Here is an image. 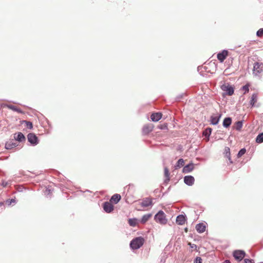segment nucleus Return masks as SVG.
Returning <instances> with one entry per match:
<instances>
[{
	"label": "nucleus",
	"instance_id": "7ed1b4c3",
	"mask_svg": "<svg viewBox=\"0 0 263 263\" xmlns=\"http://www.w3.org/2000/svg\"><path fill=\"white\" fill-rule=\"evenodd\" d=\"M155 221L161 224H165L167 223V220L166 218V215L162 211H159L155 216Z\"/></svg>",
	"mask_w": 263,
	"mask_h": 263
},
{
	"label": "nucleus",
	"instance_id": "72a5a7b5",
	"mask_svg": "<svg viewBox=\"0 0 263 263\" xmlns=\"http://www.w3.org/2000/svg\"><path fill=\"white\" fill-rule=\"evenodd\" d=\"M158 127L161 129L167 130V124L164 123L163 124L159 125Z\"/></svg>",
	"mask_w": 263,
	"mask_h": 263
},
{
	"label": "nucleus",
	"instance_id": "aec40b11",
	"mask_svg": "<svg viewBox=\"0 0 263 263\" xmlns=\"http://www.w3.org/2000/svg\"><path fill=\"white\" fill-rule=\"evenodd\" d=\"M16 146V143L13 141L7 142L5 144V147L7 149H12V148L15 147Z\"/></svg>",
	"mask_w": 263,
	"mask_h": 263
},
{
	"label": "nucleus",
	"instance_id": "dca6fc26",
	"mask_svg": "<svg viewBox=\"0 0 263 263\" xmlns=\"http://www.w3.org/2000/svg\"><path fill=\"white\" fill-rule=\"evenodd\" d=\"M121 196L118 194H115L111 197L110 202L114 203L115 204L117 203L121 199Z\"/></svg>",
	"mask_w": 263,
	"mask_h": 263
},
{
	"label": "nucleus",
	"instance_id": "7c9ffc66",
	"mask_svg": "<svg viewBox=\"0 0 263 263\" xmlns=\"http://www.w3.org/2000/svg\"><path fill=\"white\" fill-rule=\"evenodd\" d=\"M211 132H212L211 128H207L204 131L203 135L205 137H209L211 135Z\"/></svg>",
	"mask_w": 263,
	"mask_h": 263
},
{
	"label": "nucleus",
	"instance_id": "4c0bfd02",
	"mask_svg": "<svg viewBox=\"0 0 263 263\" xmlns=\"http://www.w3.org/2000/svg\"><path fill=\"white\" fill-rule=\"evenodd\" d=\"M194 263H202V259L200 257H197Z\"/></svg>",
	"mask_w": 263,
	"mask_h": 263
},
{
	"label": "nucleus",
	"instance_id": "79ce46f5",
	"mask_svg": "<svg viewBox=\"0 0 263 263\" xmlns=\"http://www.w3.org/2000/svg\"><path fill=\"white\" fill-rule=\"evenodd\" d=\"M260 263H263V262H260Z\"/></svg>",
	"mask_w": 263,
	"mask_h": 263
},
{
	"label": "nucleus",
	"instance_id": "6ab92c4d",
	"mask_svg": "<svg viewBox=\"0 0 263 263\" xmlns=\"http://www.w3.org/2000/svg\"><path fill=\"white\" fill-rule=\"evenodd\" d=\"M224 156L228 159V160L230 161V163H232V161H231V153H230V149L228 147H226L224 148Z\"/></svg>",
	"mask_w": 263,
	"mask_h": 263
},
{
	"label": "nucleus",
	"instance_id": "9b49d317",
	"mask_svg": "<svg viewBox=\"0 0 263 263\" xmlns=\"http://www.w3.org/2000/svg\"><path fill=\"white\" fill-rule=\"evenodd\" d=\"M194 178L192 176H187L184 177V181L188 185H192L194 183Z\"/></svg>",
	"mask_w": 263,
	"mask_h": 263
},
{
	"label": "nucleus",
	"instance_id": "393cba45",
	"mask_svg": "<svg viewBox=\"0 0 263 263\" xmlns=\"http://www.w3.org/2000/svg\"><path fill=\"white\" fill-rule=\"evenodd\" d=\"M15 139L20 142H22L25 140V137L22 133H18L16 137H15Z\"/></svg>",
	"mask_w": 263,
	"mask_h": 263
},
{
	"label": "nucleus",
	"instance_id": "20e7f679",
	"mask_svg": "<svg viewBox=\"0 0 263 263\" xmlns=\"http://www.w3.org/2000/svg\"><path fill=\"white\" fill-rule=\"evenodd\" d=\"M246 253L242 250H236L233 252V256L238 261H241L245 257Z\"/></svg>",
	"mask_w": 263,
	"mask_h": 263
},
{
	"label": "nucleus",
	"instance_id": "4468645a",
	"mask_svg": "<svg viewBox=\"0 0 263 263\" xmlns=\"http://www.w3.org/2000/svg\"><path fill=\"white\" fill-rule=\"evenodd\" d=\"M194 165L193 163H190L185 166L183 168V173H188L193 170Z\"/></svg>",
	"mask_w": 263,
	"mask_h": 263
},
{
	"label": "nucleus",
	"instance_id": "4be33fe9",
	"mask_svg": "<svg viewBox=\"0 0 263 263\" xmlns=\"http://www.w3.org/2000/svg\"><path fill=\"white\" fill-rule=\"evenodd\" d=\"M209 67H214V69L213 70H215L216 69V65L214 63H209L208 64H207L205 66H204V68H205V69L207 70L208 72H210V73H213L214 72L213 71H211V70H208V68Z\"/></svg>",
	"mask_w": 263,
	"mask_h": 263
},
{
	"label": "nucleus",
	"instance_id": "f257e3e1",
	"mask_svg": "<svg viewBox=\"0 0 263 263\" xmlns=\"http://www.w3.org/2000/svg\"><path fill=\"white\" fill-rule=\"evenodd\" d=\"M263 72V63L256 62L253 64L252 73L253 76L258 77Z\"/></svg>",
	"mask_w": 263,
	"mask_h": 263
},
{
	"label": "nucleus",
	"instance_id": "f704fd0d",
	"mask_svg": "<svg viewBox=\"0 0 263 263\" xmlns=\"http://www.w3.org/2000/svg\"><path fill=\"white\" fill-rule=\"evenodd\" d=\"M164 176L165 177L169 180V176H170V173L169 170L167 167L164 168Z\"/></svg>",
	"mask_w": 263,
	"mask_h": 263
},
{
	"label": "nucleus",
	"instance_id": "ddd939ff",
	"mask_svg": "<svg viewBox=\"0 0 263 263\" xmlns=\"http://www.w3.org/2000/svg\"><path fill=\"white\" fill-rule=\"evenodd\" d=\"M205 229L206 226L203 223H198L196 226V230L199 233L204 232L205 231Z\"/></svg>",
	"mask_w": 263,
	"mask_h": 263
},
{
	"label": "nucleus",
	"instance_id": "c9c22d12",
	"mask_svg": "<svg viewBox=\"0 0 263 263\" xmlns=\"http://www.w3.org/2000/svg\"><path fill=\"white\" fill-rule=\"evenodd\" d=\"M258 37H261L263 36V28L259 29L256 33Z\"/></svg>",
	"mask_w": 263,
	"mask_h": 263
},
{
	"label": "nucleus",
	"instance_id": "423d86ee",
	"mask_svg": "<svg viewBox=\"0 0 263 263\" xmlns=\"http://www.w3.org/2000/svg\"><path fill=\"white\" fill-rule=\"evenodd\" d=\"M228 55V51L226 50H223L221 52L218 53L217 57L220 62H223Z\"/></svg>",
	"mask_w": 263,
	"mask_h": 263
},
{
	"label": "nucleus",
	"instance_id": "412c9836",
	"mask_svg": "<svg viewBox=\"0 0 263 263\" xmlns=\"http://www.w3.org/2000/svg\"><path fill=\"white\" fill-rule=\"evenodd\" d=\"M152 216V214H147L143 216L141 222L143 224L145 223L146 221H147Z\"/></svg>",
	"mask_w": 263,
	"mask_h": 263
},
{
	"label": "nucleus",
	"instance_id": "b1692460",
	"mask_svg": "<svg viewBox=\"0 0 263 263\" xmlns=\"http://www.w3.org/2000/svg\"><path fill=\"white\" fill-rule=\"evenodd\" d=\"M128 222L130 226L135 227L138 224V220L136 218L129 219Z\"/></svg>",
	"mask_w": 263,
	"mask_h": 263
},
{
	"label": "nucleus",
	"instance_id": "2eb2a0df",
	"mask_svg": "<svg viewBox=\"0 0 263 263\" xmlns=\"http://www.w3.org/2000/svg\"><path fill=\"white\" fill-rule=\"evenodd\" d=\"M186 221L185 217L182 215L178 216L176 218V222L179 225H183Z\"/></svg>",
	"mask_w": 263,
	"mask_h": 263
},
{
	"label": "nucleus",
	"instance_id": "6e6552de",
	"mask_svg": "<svg viewBox=\"0 0 263 263\" xmlns=\"http://www.w3.org/2000/svg\"><path fill=\"white\" fill-rule=\"evenodd\" d=\"M103 209L107 213H110L114 210V205L109 202H105L103 204Z\"/></svg>",
	"mask_w": 263,
	"mask_h": 263
},
{
	"label": "nucleus",
	"instance_id": "a211bd4d",
	"mask_svg": "<svg viewBox=\"0 0 263 263\" xmlns=\"http://www.w3.org/2000/svg\"><path fill=\"white\" fill-rule=\"evenodd\" d=\"M152 204V200L151 198H145L141 202V206L143 207H147Z\"/></svg>",
	"mask_w": 263,
	"mask_h": 263
},
{
	"label": "nucleus",
	"instance_id": "cd10ccee",
	"mask_svg": "<svg viewBox=\"0 0 263 263\" xmlns=\"http://www.w3.org/2000/svg\"><path fill=\"white\" fill-rule=\"evenodd\" d=\"M219 120V118L217 116L211 117V123L213 125H216L218 123Z\"/></svg>",
	"mask_w": 263,
	"mask_h": 263
},
{
	"label": "nucleus",
	"instance_id": "c756f323",
	"mask_svg": "<svg viewBox=\"0 0 263 263\" xmlns=\"http://www.w3.org/2000/svg\"><path fill=\"white\" fill-rule=\"evenodd\" d=\"M242 126V122L241 121H238L235 123V128L237 130H240Z\"/></svg>",
	"mask_w": 263,
	"mask_h": 263
},
{
	"label": "nucleus",
	"instance_id": "f3484780",
	"mask_svg": "<svg viewBox=\"0 0 263 263\" xmlns=\"http://www.w3.org/2000/svg\"><path fill=\"white\" fill-rule=\"evenodd\" d=\"M7 107L10 109H11L14 111H16L18 113L20 114H24V111H23L20 108H18L15 106L12 105H7Z\"/></svg>",
	"mask_w": 263,
	"mask_h": 263
},
{
	"label": "nucleus",
	"instance_id": "2f4dec72",
	"mask_svg": "<svg viewBox=\"0 0 263 263\" xmlns=\"http://www.w3.org/2000/svg\"><path fill=\"white\" fill-rule=\"evenodd\" d=\"M246 149H245V148H242V149H241L239 151V152H238V154H237V157H238V158L241 157L242 155H243L246 153Z\"/></svg>",
	"mask_w": 263,
	"mask_h": 263
},
{
	"label": "nucleus",
	"instance_id": "a19ab883",
	"mask_svg": "<svg viewBox=\"0 0 263 263\" xmlns=\"http://www.w3.org/2000/svg\"><path fill=\"white\" fill-rule=\"evenodd\" d=\"M3 203H0V205H2Z\"/></svg>",
	"mask_w": 263,
	"mask_h": 263
},
{
	"label": "nucleus",
	"instance_id": "5701e85b",
	"mask_svg": "<svg viewBox=\"0 0 263 263\" xmlns=\"http://www.w3.org/2000/svg\"><path fill=\"white\" fill-rule=\"evenodd\" d=\"M232 123V120L230 118H226L223 122V125L226 127H229Z\"/></svg>",
	"mask_w": 263,
	"mask_h": 263
},
{
	"label": "nucleus",
	"instance_id": "58836bf2",
	"mask_svg": "<svg viewBox=\"0 0 263 263\" xmlns=\"http://www.w3.org/2000/svg\"><path fill=\"white\" fill-rule=\"evenodd\" d=\"M244 261L246 263H254L253 260L250 259H245Z\"/></svg>",
	"mask_w": 263,
	"mask_h": 263
},
{
	"label": "nucleus",
	"instance_id": "a878e982",
	"mask_svg": "<svg viewBox=\"0 0 263 263\" xmlns=\"http://www.w3.org/2000/svg\"><path fill=\"white\" fill-rule=\"evenodd\" d=\"M184 165V161L182 159H180L177 161V163L176 165H175V167L176 169L178 168H180L182 167Z\"/></svg>",
	"mask_w": 263,
	"mask_h": 263
},
{
	"label": "nucleus",
	"instance_id": "e433bc0d",
	"mask_svg": "<svg viewBox=\"0 0 263 263\" xmlns=\"http://www.w3.org/2000/svg\"><path fill=\"white\" fill-rule=\"evenodd\" d=\"M188 245L190 246V248L193 249L194 250H197V246L195 244L191 243V242L188 243Z\"/></svg>",
	"mask_w": 263,
	"mask_h": 263
},
{
	"label": "nucleus",
	"instance_id": "c85d7f7f",
	"mask_svg": "<svg viewBox=\"0 0 263 263\" xmlns=\"http://www.w3.org/2000/svg\"><path fill=\"white\" fill-rule=\"evenodd\" d=\"M256 142L258 143L263 142V133L259 134L256 138Z\"/></svg>",
	"mask_w": 263,
	"mask_h": 263
},
{
	"label": "nucleus",
	"instance_id": "f03ea898",
	"mask_svg": "<svg viewBox=\"0 0 263 263\" xmlns=\"http://www.w3.org/2000/svg\"><path fill=\"white\" fill-rule=\"evenodd\" d=\"M144 239L141 237H138L134 239L130 243V247L133 249L140 248L144 243Z\"/></svg>",
	"mask_w": 263,
	"mask_h": 263
},
{
	"label": "nucleus",
	"instance_id": "f8f14e48",
	"mask_svg": "<svg viewBox=\"0 0 263 263\" xmlns=\"http://www.w3.org/2000/svg\"><path fill=\"white\" fill-rule=\"evenodd\" d=\"M162 114L161 112H156L152 114L151 118L153 121L157 122L161 119Z\"/></svg>",
	"mask_w": 263,
	"mask_h": 263
},
{
	"label": "nucleus",
	"instance_id": "1a4fd4ad",
	"mask_svg": "<svg viewBox=\"0 0 263 263\" xmlns=\"http://www.w3.org/2000/svg\"><path fill=\"white\" fill-rule=\"evenodd\" d=\"M154 127V126L152 124H146L143 128V133L145 134H148L153 130Z\"/></svg>",
	"mask_w": 263,
	"mask_h": 263
},
{
	"label": "nucleus",
	"instance_id": "473e14b6",
	"mask_svg": "<svg viewBox=\"0 0 263 263\" xmlns=\"http://www.w3.org/2000/svg\"><path fill=\"white\" fill-rule=\"evenodd\" d=\"M249 84H246L242 87V89L244 91L243 93L245 94L249 91Z\"/></svg>",
	"mask_w": 263,
	"mask_h": 263
},
{
	"label": "nucleus",
	"instance_id": "39448f33",
	"mask_svg": "<svg viewBox=\"0 0 263 263\" xmlns=\"http://www.w3.org/2000/svg\"><path fill=\"white\" fill-rule=\"evenodd\" d=\"M221 88L224 91L227 92L229 96L232 95L234 93V89L229 84H223L221 86Z\"/></svg>",
	"mask_w": 263,
	"mask_h": 263
},
{
	"label": "nucleus",
	"instance_id": "ea45409f",
	"mask_svg": "<svg viewBox=\"0 0 263 263\" xmlns=\"http://www.w3.org/2000/svg\"><path fill=\"white\" fill-rule=\"evenodd\" d=\"M223 263H231L229 260H226Z\"/></svg>",
	"mask_w": 263,
	"mask_h": 263
},
{
	"label": "nucleus",
	"instance_id": "9d476101",
	"mask_svg": "<svg viewBox=\"0 0 263 263\" xmlns=\"http://www.w3.org/2000/svg\"><path fill=\"white\" fill-rule=\"evenodd\" d=\"M258 100V93H253L251 98L250 100V104L252 107L255 106V104L257 103Z\"/></svg>",
	"mask_w": 263,
	"mask_h": 263
},
{
	"label": "nucleus",
	"instance_id": "bb28decb",
	"mask_svg": "<svg viewBox=\"0 0 263 263\" xmlns=\"http://www.w3.org/2000/svg\"><path fill=\"white\" fill-rule=\"evenodd\" d=\"M21 124L25 123L26 126L28 128L32 129L33 128V124H32V122H31L30 121H26V120H23V121H21Z\"/></svg>",
	"mask_w": 263,
	"mask_h": 263
},
{
	"label": "nucleus",
	"instance_id": "0eeeda50",
	"mask_svg": "<svg viewBox=\"0 0 263 263\" xmlns=\"http://www.w3.org/2000/svg\"><path fill=\"white\" fill-rule=\"evenodd\" d=\"M28 140L29 142L33 144L37 143V137L33 133H30L27 136Z\"/></svg>",
	"mask_w": 263,
	"mask_h": 263
}]
</instances>
